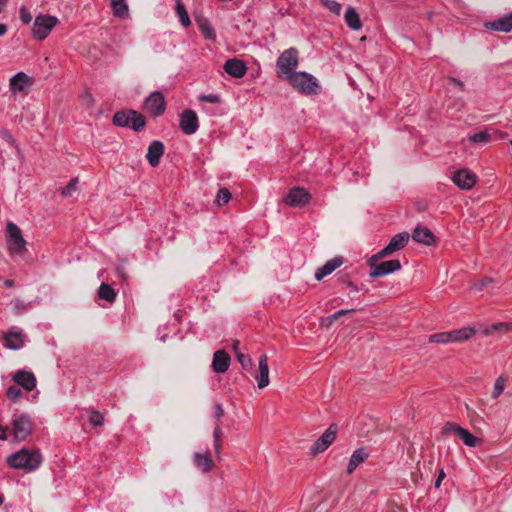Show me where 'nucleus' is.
I'll return each mask as SVG.
<instances>
[{
    "instance_id": "56",
    "label": "nucleus",
    "mask_w": 512,
    "mask_h": 512,
    "mask_svg": "<svg viewBox=\"0 0 512 512\" xmlns=\"http://www.w3.org/2000/svg\"><path fill=\"white\" fill-rule=\"evenodd\" d=\"M7 30H8L7 25L0 23V36L5 35Z\"/></svg>"
},
{
    "instance_id": "58",
    "label": "nucleus",
    "mask_w": 512,
    "mask_h": 512,
    "mask_svg": "<svg viewBox=\"0 0 512 512\" xmlns=\"http://www.w3.org/2000/svg\"><path fill=\"white\" fill-rule=\"evenodd\" d=\"M9 0H0V13L3 11V9L6 7Z\"/></svg>"
},
{
    "instance_id": "19",
    "label": "nucleus",
    "mask_w": 512,
    "mask_h": 512,
    "mask_svg": "<svg viewBox=\"0 0 512 512\" xmlns=\"http://www.w3.org/2000/svg\"><path fill=\"white\" fill-rule=\"evenodd\" d=\"M231 358L225 350H217L213 355L212 369L215 373H225L230 365Z\"/></svg>"
},
{
    "instance_id": "60",
    "label": "nucleus",
    "mask_w": 512,
    "mask_h": 512,
    "mask_svg": "<svg viewBox=\"0 0 512 512\" xmlns=\"http://www.w3.org/2000/svg\"><path fill=\"white\" fill-rule=\"evenodd\" d=\"M347 285L350 288L351 292H357L358 291L357 287L353 283L348 282Z\"/></svg>"
},
{
    "instance_id": "49",
    "label": "nucleus",
    "mask_w": 512,
    "mask_h": 512,
    "mask_svg": "<svg viewBox=\"0 0 512 512\" xmlns=\"http://www.w3.org/2000/svg\"><path fill=\"white\" fill-rule=\"evenodd\" d=\"M339 317L337 316L336 313H333L329 316H327L326 318H324L322 320V324L323 325H326V326H330L335 320H337Z\"/></svg>"
},
{
    "instance_id": "61",
    "label": "nucleus",
    "mask_w": 512,
    "mask_h": 512,
    "mask_svg": "<svg viewBox=\"0 0 512 512\" xmlns=\"http://www.w3.org/2000/svg\"><path fill=\"white\" fill-rule=\"evenodd\" d=\"M3 501H4L3 497L0 496V506L3 504Z\"/></svg>"
},
{
    "instance_id": "33",
    "label": "nucleus",
    "mask_w": 512,
    "mask_h": 512,
    "mask_svg": "<svg viewBox=\"0 0 512 512\" xmlns=\"http://www.w3.org/2000/svg\"><path fill=\"white\" fill-rule=\"evenodd\" d=\"M454 331L457 342L468 340L475 334V330L472 327H463Z\"/></svg>"
},
{
    "instance_id": "3",
    "label": "nucleus",
    "mask_w": 512,
    "mask_h": 512,
    "mask_svg": "<svg viewBox=\"0 0 512 512\" xmlns=\"http://www.w3.org/2000/svg\"><path fill=\"white\" fill-rule=\"evenodd\" d=\"M299 64V54L296 48H289L284 50L276 61V68L279 77L286 80L291 78V75L296 74L295 71Z\"/></svg>"
},
{
    "instance_id": "55",
    "label": "nucleus",
    "mask_w": 512,
    "mask_h": 512,
    "mask_svg": "<svg viewBox=\"0 0 512 512\" xmlns=\"http://www.w3.org/2000/svg\"><path fill=\"white\" fill-rule=\"evenodd\" d=\"M449 80H450L452 83H454V84H456L457 86H459V88H460L461 90H463V89H464V83H463L462 81H460V80H458V79H456V78H450Z\"/></svg>"
},
{
    "instance_id": "8",
    "label": "nucleus",
    "mask_w": 512,
    "mask_h": 512,
    "mask_svg": "<svg viewBox=\"0 0 512 512\" xmlns=\"http://www.w3.org/2000/svg\"><path fill=\"white\" fill-rule=\"evenodd\" d=\"M6 235L10 252L21 253L26 249V241L22 236V232L13 222L7 223Z\"/></svg>"
},
{
    "instance_id": "42",
    "label": "nucleus",
    "mask_w": 512,
    "mask_h": 512,
    "mask_svg": "<svg viewBox=\"0 0 512 512\" xmlns=\"http://www.w3.org/2000/svg\"><path fill=\"white\" fill-rule=\"evenodd\" d=\"M202 102L217 104L220 103L221 99L218 94H202L198 97Z\"/></svg>"
},
{
    "instance_id": "1",
    "label": "nucleus",
    "mask_w": 512,
    "mask_h": 512,
    "mask_svg": "<svg viewBox=\"0 0 512 512\" xmlns=\"http://www.w3.org/2000/svg\"><path fill=\"white\" fill-rule=\"evenodd\" d=\"M6 462L10 468L30 473L36 471L40 467L42 463V454L38 449L22 448L9 455Z\"/></svg>"
},
{
    "instance_id": "22",
    "label": "nucleus",
    "mask_w": 512,
    "mask_h": 512,
    "mask_svg": "<svg viewBox=\"0 0 512 512\" xmlns=\"http://www.w3.org/2000/svg\"><path fill=\"white\" fill-rule=\"evenodd\" d=\"M224 70L232 77L242 78L246 74L247 67L242 60L232 58L225 62Z\"/></svg>"
},
{
    "instance_id": "37",
    "label": "nucleus",
    "mask_w": 512,
    "mask_h": 512,
    "mask_svg": "<svg viewBox=\"0 0 512 512\" xmlns=\"http://www.w3.org/2000/svg\"><path fill=\"white\" fill-rule=\"evenodd\" d=\"M230 199H231V193L227 188L219 189L217 196H216V203L218 205L227 204Z\"/></svg>"
},
{
    "instance_id": "50",
    "label": "nucleus",
    "mask_w": 512,
    "mask_h": 512,
    "mask_svg": "<svg viewBox=\"0 0 512 512\" xmlns=\"http://www.w3.org/2000/svg\"><path fill=\"white\" fill-rule=\"evenodd\" d=\"M13 304L17 313H20L26 309V304L22 300L16 299Z\"/></svg>"
},
{
    "instance_id": "15",
    "label": "nucleus",
    "mask_w": 512,
    "mask_h": 512,
    "mask_svg": "<svg viewBox=\"0 0 512 512\" xmlns=\"http://www.w3.org/2000/svg\"><path fill=\"white\" fill-rule=\"evenodd\" d=\"M310 199L311 196L306 189L301 187H294L289 190L284 201L286 204L293 207H303L309 203Z\"/></svg>"
},
{
    "instance_id": "46",
    "label": "nucleus",
    "mask_w": 512,
    "mask_h": 512,
    "mask_svg": "<svg viewBox=\"0 0 512 512\" xmlns=\"http://www.w3.org/2000/svg\"><path fill=\"white\" fill-rule=\"evenodd\" d=\"M20 19L25 24L30 23L32 20V16H31L30 12L24 6H22L20 8Z\"/></svg>"
},
{
    "instance_id": "29",
    "label": "nucleus",
    "mask_w": 512,
    "mask_h": 512,
    "mask_svg": "<svg viewBox=\"0 0 512 512\" xmlns=\"http://www.w3.org/2000/svg\"><path fill=\"white\" fill-rule=\"evenodd\" d=\"M113 15L118 18H126L129 15V8L126 0H111Z\"/></svg>"
},
{
    "instance_id": "23",
    "label": "nucleus",
    "mask_w": 512,
    "mask_h": 512,
    "mask_svg": "<svg viewBox=\"0 0 512 512\" xmlns=\"http://www.w3.org/2000/svg\"><path fill=\"white\" fill-rule=\"evenodd\" d=\"M343 264L342 257H334L328 260L323 266L319 267L315 272V279L317 281H321L324 277L330 275L337 268H339Z\"/></svg>"
},
{
    "instance_id": "38",
    "label": "nucleus",
    "mask_w": 512,
    "mask_h": 512,
    "mask_svg": "<svg viewBox=\"0 0 512 512\" xmlns=\"http://www.w3.org/2000/svg\"><path fill=\"white\" fill-rule=\"evenodd\" d=\"M323 5L328 8L335 15H340L342 11V6L336 0H321Z\"/></svg>"
},
{
    "instance_id": "31",
    "label": "nucleus",
    "mask_w": 512,
    "mask_h": 512,
    "mask_svg": "<svg viewBox=\"0 0 512 512\" xmlns=\"http://www.w3.org/2000/svg\"><path fill=\"white\" fill-rule=\"evenodd\" d=\"M98 296L108 302H113L116 298V293L110 285L102 283L99 287Z\"/></svg>"
},
{
    "instance_id": "51",
    "label": "nucleus",
    "mask_w": 512,
    "mask_h": 512,
    "mask_svg": "<svg viewBox=\"0 0 512 512\" xmlns=\"http://www.w3.org/2000/svg\"><path fill=\"white\" fill-rule=\"evenodd\" d=\"M491 281L492 280L490 278H484L479 284H475L473 288L476 291H480Z\"/></svg>"
},
{
    "instance_id": "6",
    "label": "nucleus",
    "mask_w": 512,
    "mask_h": 512,
    "mask_svg": "<svg viewBox=\"0 0 512 512\" xmlns=\"http://www.w3.org/2000/svg\"><path fill=\"white\" fill-rule=\"evenodd\" d=\"M58 18L51 15H39L34 20L32 35L37 40H44L57 25Z\"/></svg>"
},
{
    "instance_id": "20",
    "label": "nucleus",
    "mask_w": 512,
    "mask_h": 512,
    "mask_svg": "<svg viewBox=\"0 0 512 512\" xmlns=\"http://www.w3.org/2000/svg\"><path fill=\"white\" fill-rule=\"evenodd\" d=\"M32 85V79L24 72H18L10 79V90L13 94L25 91Z\"/></svg>"
},
{
    "instance_id": "5",
    "label": "nucleus",
    "mask_w": 512,
    "mask_h": 512,
    "mask_svg": "<svg viewBox=\"0 0 512 512\" xmlns=\"http://www.w3.org/2000/svg\"><path fill=\"white\" fill-rule=\"evenodd\" d=\"M112 121L118 127H129L136 132L142 131L146 125L144 116L135 110L118 111Z\"/></svg>"
},
{
    "instance_id": "41",
    "label": "nucleus",
    "mask_w": 512,
    "mask_h": 512,
    "mask_svg": "<svg viewBox=\"0 0 512 512\" xmlns=\"http://www.w3.org/2000/svg\"><path fill=\"white\" fill-rule=\"evenodd\" d=\"M200 29L204 35L205 38L207 39H210V40H214L215 37H216V33H215V30L213 29V27L208 24V23H202L200 25Z\"/></svg>"
},
{
    "instance_id": "54",
    "label": "nucleus",
    "mask_w": 512,
    "mask_h": 512,
    "mask_svg": "<svg viewBox=\"0 0 512 512\" xmlns=\"http://www.w3.org/2000/svg\"><path fill=\"white\" fill-rule=\"evenodd\" d=\"M354 312H355L354 309H340V310L336 311L335 313L337 314L338 317H340L342 315L351 314Z\"/></svg>"
},
{
    "instance_id": "34",
    "label": "nucleus",
    "mask_w": 512,
    "mask_h": 512,
    "mask_svg": "<svg viewBox=\"0 0 512 512\" xmlns=\"http://www.w3.org/2000/svg\"><path fill=\"white\" fill-rule=\"evenodd\" d=\"M491 136L486 131L477 132L469 137V141L474 144H485L490 140Z\"/></svg>"
},
{
    "instance_id": "48",
    "label": "nucleus",
    "mask_w": 512,
    "mask_h": 512,
    "mask_svg": "<svg viewBox=\"0 0 512 512\" xmlns=\"http://www.w3.org/2000/svg\"><path fill=\"white\" fill-rule=\"evenodd\" d=\"M445 477H446V474L444 472V469L441 468L439 470V475H438V477H437V479L435 480V483H434L435 488H437V489L440 488L441 483H442V481L444 480Z\"/></svg>"
},
{
    "instance_id": "53",
    "label": "nucleus",
    "mask_w": 512,
    "mask_h": 512,
    "mask_svg": "<svg viewBox=\"0 0 512 512\" xmlns=\"http://www.w3.org/2000/svg\"><path fill=\"white\" fill-rule=\"evenodd\" d=\"M447 336V343H457V340L455 339V331H448L446 332Z\"/></svg>"
},
{
    "instance_id": "26",
    "label": "nucleus",
    "mask_w": 512,
    "mask_h": 512,
    "mask_svg": "<svg viewBox=\"0 0 512 512\" xmlns=\"http://www.w3.org/2000/svg\"><path fill=\"white\" fill-rule=\"evenodd\" d=\"M486 26L489 29L507 33L512 30V13L489 22Z\"/></svg>"
},
{
    "instance_id": "35",
    "label": "nucleus",
    "mask_w": 512,
    "mask_h": 512,
    "mask_svg": "<svg viewBox=\"0 0 512 512\" xmlns=\"http://www.w3.org/2000/svg\"><path fill=\"white\" fill-rule=\"evenodd\" d=\"M505 382L506 379L503 376H499L494 383L493 391H492V398L497 399L504 391L505 389Z\"/></svg>"
},
{
    "instance_id": "10",
    "label": "nucleus",
    "mask_w": 512,
    "mask_h": 512,
    "mask_svg": "<svg viewBox=\"0 0 512 512\" xmlns=\"http://www.w3.org/2000/svg\"><path fill=\"white\" fill-rule=\"evenodd\" d=\"M144 109L154 117L162 115L166 109L163 94L159 91L152 92L144 101Z\"/></svg>"
},
{
    "instance_id": "28",
    "label": "nucleus",
    "mask_w": 512,
    "mask_h": 512,
    "mask_svg": "<svg viewBox=\"0 0 512 512\" xmlns=\"http://www.w3.org/2000/svg\"><path fill=\"white\" fill-rule=\"evenodd\" d=\"M195 464L204 472L211 470L213 461L210 453H195L194 455Z\"/></svg>"
},
{
    "instance_id": "7",
    "label": "nucleus",
    "mask_w": 512,
    "mask_h": 512,
    "mask_svg": "<svg viewBox=\"0 0 512 512\" xmlns=\"http://www.w3.org/2000/svg\"><path fill=\"white\" fill-rule=\"evenodd\" d=\"M3 346L9 350H19L28 340L23 329L12 326L2 336Z\"/></svg>"
},
{
    "instance_id": "24",
    "label": "nucleus",
    "mask_w": 512,
    "mask_h": 512,
    "mask_svg": "<svg viewBox=\"0 0 512 512\" xmlns=\"http://www.w3.org/2000/svg\"><path fill=\"white\" fill-rule=\"evenodd\" d=\"M369 457V451L364 448H358L355 450L350 456L348 465H347V473L351 474L353 471L362 464Z\"/></svg>"
},
{
    "instance_id": "27",
    "label": "nucleus",
    "mask_w": 512,
    "mask_h": 512,
    "mask_svg": "<svg viewBox=\"0 0 512 512\" xmlns=\"http://www.w3.org/2000/svg\"><path fill=\"white\" fill-rule=\"evenodd\" d=\"M344 19L348 27L352 30H360L362 28V22L359 14L354 7L349 6L344 14Z\"/></svg>"
},
{
    "instance_id": "9",
    "label": "nucleus",
    "mask_w": 512,
    "mask_h": 512,
    "mask_svg": "<svg viewBox=\"0 0 512 512\" xmlns=\"http://www.w3.org/2000/svg\"><path fill=\"white\" fill-rule=\"evenodd\" d=\"M409 237L410 236L407 232H401L394 235L387 246L374 255L373 259H380L403 249L407 245Z\"/></svg>"
},
{
    "instance_id": "4",
    "label": "nucleus",
    "mask_w": 512,
    "mask_h": 512,
    "mask_svg": "<svg viewBox=\"0 0 512 512\" xmlns=\"http://www.w3.org/2000/svg\"><path fill=\"white\" fill-rule=\"evenodd\" d=\"M290 85L305 95H316L320 93L321 86L318 80L310 73L297 72L288 79Z\"/></svg>"
},
{
    "instance_id": "36",
    "label": "nucleus",
    "mask_w": 512,
    "mask_h": 512,
    "mask_svg": "<svg viewBox=\"0 0 512 512\" xmlns=\"http://www.w3.org/2000/svg\"><path fill=\"white\" fill-rule=\"evenodd\" d=\"M90 417L89 421L90 423L95 427H100L104 423V415L100 413L99 411H96L94 409H89Z\"/></svg>"
},
{
    "instance_id": "40",
    "label": "nucleus",
    "mask_w": 512,
    "mask_h": 512,
    "mask_svg": "<svg viewBox=\"0 0 512 512\" xmlns=\"http://www.w3.org/2000/svg\"><path fill=\"white\" fill-rule=\"evenodd\" d=\"M78 180L72 179L67 186L62 189L63 197H70L77 190Z\"/></svg>"
},
{
    "instance_id": "59",
    "label": "nucleus",
    "mask_w": 512,
    "mask_h": 512,
    "mask_svg": "<svg viewBox=\"0 0 512 512\" xmlns=\"http://www.w3.org/2000/svg\"><path fill=\"white\" fill-rule=\"evenodd\" d=\"M239 345H240V342L238 340L234 341L233 343V349L235 351V353L237 354V352H240L239 351Z\"/></svg>"
},
{
    "instance_id": "39",
    "label": "nucleus",
    "mask_w": 512,
    "mask_h": 512,
    "mask_svg": "<svg viewBox=\"0 0 512 512\" xmlns=\"http://www.w3.org/2000/svg\"><path fill=\"white\" fill-rule=\"evenodd\" d=\"M236 358L242 369L247 370L252 367L253 362L250 356L245 355L242 352H237Z\"/></svg>"
},
{
    "instance_id": "32",
    "label": "nucleus",
    "mask_w": 512,
    "mask_h": 512,
    "mask_svg": "<svg viewBox=\"0 0 512 512\" xmlns=\"http://www.w3.org/2000/svg\"><path fill=\"white\" fill-rule=\"evenodd\" d=\"M176 13L179 17L181 24L184 27H188L190 25L191 21H190L188 12H187L184 4L180 0L176 1Z\"/></svg>"
},
{
    "instance_id": "52",
    "label": "nucleus",
    "mask_w": 512,
    "mask_h": 512,
    "mask_svg": "<svg viewBox=\"0 0 512 512\" xmlns=\"http://www.w3.org/2000/svg\"><path fill=\"white\" fill-rule=\"evenodd\" d=\"M214 414L216 418H221L224 415V410L220 404L215 405Z\"/></svg>"
},
{
    "instance_id": "57",
    "label": "nucleus",
    "mask_w": 512,
    "mask_h": 512,
    "mask_svg": "<svg viewBox=\"0 0 512 512\" xmlns=\"http://www.w3.org/2000/svg\"><path fill=\"white\" fill-rule=\"evenodd\" d=\"M4 286L6 288H12L14 286V281L11 279H7L4 281Z\"/></svg>"
},
{
    "instance_id": "25",
    "label": "nucleus",
    "mask_w": 512,
    "mask_h": 512,
    "mask_svg": "<svg viewBox=\"0 0 512 512\" xmlns=\"http://www.w3.org/2000/svg\"><path fill=\"white\" fill-rule=\"evenodd\" d=\"M414 241L425 245H430L434 242V235L427 227L417 226L412 234Z\"/></svg>"
},
{
    "instance_id": "44",
    "label": "nucleus",
    "mask_w": 512,
    "mask_h": 512,
    "mask_svg": "<svg viewBox=\"0 0 512 512\" xmlns=\"http://www.w3.org/2000/svg\"><path fill=\"white\" fill-rule=\"evenodd\" d=\"M221 435H222V431H221L220 425L217 424L213 431L214 450H215L216 454H219V449H220L219 439H220Z\"/></svg>"
},
{
    "instance_id": "17",
    "label": "nucleus",
    "mask_w": 512,
    "mask_h": 512,
    "mask_svg": "<svg viewBox=\"0 0 512 512\" xmlns=\"http://www.w3.org/2000/svg\"><path fill=\"white\" fill-rule=\"evenodd\" d=\"M258 373L255 375L257 386L259 389H263L269 385V367L268 357L266 354L260 355L258 358Z\"/></svg>"
},
{
    "instance_id": "13",
    "label": "nucleus",
    "mask_w": 512,
    "mask_h": 512,
    "mask_svg": "<svg viewBox=\"0 0 512 512\" xmlns=\"http://www.w3.org/2000/svg\"><path fill=\"white\" fill-rule=\"evenodd\" d=\"M453 183L462 190H470L476 184L477 176L469 169H459L452 176Z\"/></svg>"
},
{
    "instance_id": "2",
    "label": "nucleus",
    "mask_w": 512,
    "mask_h": 512,
    "mask_svg": "<svg viewBox=\"0 0 512 512\" xmlns=\"http://www.w3.org/2000/svg\"><path fill=\"white\" fill-rule=\"evenodd\" d=\"M12 444L26 440L33 430V423L28 414L15 413L9 423Z\"/></svg>"
},
{
    "instance_id": "45",
    "label": "nucleus",
    "mask_w": 512,
    "mask_h": 512,
    "mask_svg": "<svg viewBox=\"0 0 512 512\" xmlns=\"http://www.w3.org/2000/svg\"><path fill=\"white\" fill-rule=\"evenodd\" d=\"M429 342H431V343L446 344L447 343L446 332L435 333V334L430 335L429 336Z\"/></svg>"
},
{
    "instance_id": "12",
    "label": "nucleus",
    "mask_w": 512,
    "mask_h": 512,
    "mask_svg": "<svg viewBox=\"0 0 512 512\" xmlns=\"http://www.w3.org/2000/svg\"><path fill=\"white\" fill-rule=\"evenodd\" d=\"M179 127L185 135H193L199 128V121L195 111L184 110L180 115Z\"/></svg>"
},
{
    "instance_id": "21",
    "label": "nucleus",
    "mask_w": 512,
    "mask_h": 512,
    "mask_svg": "<svg viewBox=\"0 0 512 512\" xmlns=\"http://www.w3.org/2000/svg\"><path fill=\"white\" fill-rule=\"evenodd\" d=\"M164 154V144L161 141L154 140L150 143L148 147V151L146 154V158L148 163L152 167H156L159 165L160 158Z\"/></svg>"
},
{
    "instance_id": "47",
    "label": "nucleus",
    "mask_w": 512,
    "mask_h": 512,
    "mask_svg": "<svg viewBox=\"0 0 512 512\" xmlns=\"http://www.w3.org/2000/svg\"><path fill=\"white\" fill-rule=\"evenodd\" d=\"M1 134H2L3 140H5L8 144H10L12 146L15 145V140H14L13 136L11 135V133H9L7 130H3Z\"/></svg>"
},
{
    "instance_id": "16",
    "label": "nucleus",
    "mask_w": 512,
    "mask_h": 512,
    "mask_svg": "<svg viewBox=\"0 0 512 512\" xmlns=\"http://www.w3.org/2000/svg\"><path fill=\"white\" fill-rule=\"evenodd\" d=\"M445 431L452 432L455 435H457L464 442V444L468 447H476L479 443V439L477 437H475L468 430L460 427L457 424L450 423V422L446 423Z\"/></svg>"
},
{
    "instance_id": "30",
    "label": "nucleus",
    "mask_w": 512,
    "mask_h": 512,
    "mask_svg": "<svg viewBox=\"0 0 512 512\" xmlns=\"http://www.w3.org/2000/svg\"><path fill=\"white\" fill-rule=\"evenodd\" d=\"M512 329V323L507 322H498L493 323L487 327H485L482 331L483 335L490 336L494 334L495 332H507Z\"/></svg>"
},
{
    "instance_id": "14",
    "label": "nucleus",
    "mask_w": 512,
    "mask_h": 512,
    "mask_svg": "<svg viewBox=\"0 0 512 512\" xmlns=\"http://www.w3.org/2000/svg\"><path fill=\"white\" fill-rule=\"evenodd\" d=\"M401 269V263L397 259L383 261L376 265H371L369 276L371 278H378Z\"/></svg>"
},
{
    "instance_id": "11",
    "label": "nucleus",
    "mask_w": 512,
    "mask_h": 512,
    "mask_svg": "<svg viewBox=\"0 0 512 512\" xmlns=\"http://www.w3.org/2000/svg\"><path fill=\"white\" fill-rule=\"evenodd\" d=\"M337 426L332 424L329 428L315 441L310 448V454L315 456L325 451L335 440Z\"/></svg>"
},
{
    "instance_id": "18",
    "label": "nucleus",
    "mask_w": 512,
    "mask_h": 512,
    "mask_svg": "<svg viewBox=\"0 0 512 512\" xmlns=\"http://www.w3.org/2000/svg\"><path fill=\"white\" fill-rule=\"evenodd\" d=\"M13 381L22 386L26 391H32L37 384L35 375L26 370H19L13 375Z\"/></svg>"
},
{
    "instance_id": "43",
    "label": "nucleus",
    "mask_w": 512,
    "mask_h": 512,
    "mask_svg": "<svg viewBox=\"0 0 512 512\" xmlns=\"http://www.w3.org/2000/svg\"><path fill=\"white\" fill-rule=\"evenodd\" d=\"M6 395L10 400L16 401L22 395V391L20 390V388L13 385L7 389Z\"/></svg>"
}]
</instances>
